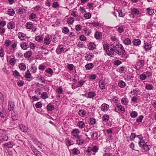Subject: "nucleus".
Returning <instances> with one entry per match:
<instances>
[{
    "mask_svg": "<svg viewBox=\"0 0 156 156\" xmlns=\"http://www.w3.org/2000/svg\"><path fill=\"white\" fill-rule=\"evenodd\" d=\"M103 47L108 55L112 57H114L115 52L114 45L112 44H104L103 45Z\"/></svg>",
    "mask_w": 156,
    "mask_h": 156,
    "instance_id": "1",
    "label": "nucleus"
},
{
    "mask_svg": "<svg viewBox=\"0 0 156 156\" xmlns=\"http://www.w3.org/2000/svg\"><path fill=\"white\" fill-rule=\"evenodd\" d=\"M115 52L121 57H123L126 54L124 47L120 44H117L115 46Z\"/></svg>",
    "mask_w": 156,
    "mask_h": 156,
    "instance_id": "2",
    "label": "nucleus"
},
{
    "mask_svg": "<svg viewBox=\"0 0 156 156\" xmlns=\"http://www.w3.org/2000/svg\"><path fill=\"white\" fill-rule=\"evenodd\" d=\"M7 132L5 130H2L0 132V141L1 142L7 141L8 137L6 135Z\"/></svg>",
    "mask_w": 156,
    "mask_h": 156,
    "instance_id": "3",
    "label": "nucleus"
},
{
    "mask_svg": "<svg viewBox=\"0 0 156 156\" xmlns=\"http://www.w3.org/2000/svg\"><path fill=\"white\" fill-rule=\"evenodd\" d=\"M66 49L65 48V46L63 45H59L58 46L56 51V53L59 54L66 52L67 51Z\"/></svg>",
    "mask_w": 156,
    "mask_h": 156,
    "instance_id": "4",
    "label": "nucleus"
},
{
    "mask_svg": "<svg viewBox=\"0 0 156 156\" xmlns=\"http://www.w3.org/2000/svg\"><path fill=\"white\" fill-rule=\"evenodd\" d=\"M145 62L142 60H139L136 65V69H141L144 65Z\"/></svg>",
    "mask_w": 156,
    "mask_h": 156,
    "instance_id": "5",
    "label": "nucleus"
},
{
    "mask_svg": "<svg viewBox=\"0 0 156 156\" xmlns=\"http://www.w3.org/2000/svg\"><path fill=\"white\" fill-rule=\"evenodd\" d=\"M6 111L3 107L0 108V116L2 118H4L6 116Z\"/></svg>",
    "mask_w": 156,
    "mask_h": 156,
    "instance_id": "6",
    "label": "nucleus"
},
{
    "mask_svg": "<svg viewBox=\"0 0 156 156\" xmlns=\"http://www.w3.org/2000/svg\"><path fill=\"white\" fill-rule=\"evenodd\" d=\"M105 84L104 81L102 79L99 82V86L100 89L102 90L105 89Z\"/></svg>",
    "mask_w": 156,
    "mask_h": 156,
    "instance_id": "7",
    "label": "nucleus"
},
{
    "mask_svg": "<svg viewBox=\"0 0 156 156\" xmlns=\"http://www.w3.org/2000/svg\"><path fill=\"white\" fill-rule=\"evenodd\" d=\"M98 147L96 146H93L91 148L90 147H88V155L91 151H92L95 153H96L98 152Z\"/></svg>",
    "mask_w": 156,
    "mask_h": 156,
    "instance_id": "8",
    "label": "nucleus"
},
{
    "mask_svg": "<svg viewBox=\"0 0 156 156\" xmlns=\"http://www.w3.org/2000/svg\"><path fill=\"white\" fill-rule=\"evenodd\" d=\"M13 145L14 144L12 141H9L8 142L5 143L3 145V146L4 147L11 148L12 147Z\"/></svg>",
    "mask_w": 156,
    "mask_h": 156,
    "instance_id": "9",
    "label": "nucleus"
},
{
    "mask_svg": "<svg viewBox=\"0 0 156 156\" xmlns=\"http://www.w3.org/2000/svg\"><path fill=\"white\" fill-rule=\"evenodd\" d=\"M19 127L20 129L22 131L26 132H28L29 129L28 127L25 126L23 125V124H20L19 125Z\"/></svg>",
    "mask_w": 156,
    "mask_h": 156,
    "instance_id": "10",
    "label": "nucleus"
},
{
    "mask_svg": "<svg viewBox=\"0 0 156 156\" xmlns=\"http://www.w3.org/2000/svg\"><path fill=\"white\" fill-rule=\"evenodd\" d=\"M109 108V106L105 103L103 104L101 107L102 111L106 112L108 110Z\"/></svg>",
    "mask_w": 156,
    "mask_h": 156,
    "instance_id": "11",
    "label": "nucleus"
},
{
    "mask_svg": "<svg viewBox=\"0 0 156 156\" xmlns=\"http://www.w3.org/2000/svg\"><path fill=\"white\" fill-rule=\"evenodd\" d=\"M80 131L78 129H73L72 132V134L74 136V138L78 137L79 136L77 134L80 133Z\"/></svg>",
    "mask_w": 156,
    "mask_h": 156,
    "instance_id": "12",
    "label": "nucleus"
},
{
    "mask_svg": "<svg viewBox=\"0 0 156 156\" xmlns=\"http://www.w3.org/2000/svg\"><path fill=\"white\" fill-rule=\"evenodd\" d=\"M14 108V103L11 101H9L8 105V110L10 111H12L13 110Z\"/></svg>",
    "mask_w": 156,
    "mask_h": 156,
    "instance_id": "13",
    "label": "nucleus"
},
{
    "mask_svg": "<svg viewBox=\"0 0 156 156\" xmlns=\"http://www.w3.org/2000/svg\"><path fill=\"white\" fill-rule=\"evenodd\" d=\"M102 34L101 33L96 31L94 34V36L96 39L98 40H100L102 38Z\"/></svg>",
    "mask_w": 156,
    "mask_h": 156,
    "instance_id": "14",
    "label": "nucleus"
},
{
    "mask_svg": "<svg viewBox=\"0 0 156 156\" xmlns=\"http://www.w3.org/2000/svg\"><path fill=\"white\" fill-rule=\"evenodd\" d=\"M131 14L133 15V17H134V15H138L139 13V11L136 8H133L131 10Z\"/></svg>",
    "mask_w": 156,
    "mask_h": 156,
    "instance_id": "15",
    "label": "nucleus"
},
{
    "mask_svg": "<svg viewBox=\"0 0 156 156\" xmlns=\"http://www.w3.org/2000/svg\"><path fill=\"white\" fill-rule=\"evenodd\" d=\"M20 47L22 49L27 50L29 47L28 44L26 42L22 43L20 44Z\"/></svg>",
    "mask_w": 156,
    "mask_h": 156,
    "instance_id": "16",
    "label": "nucleus"
},
{
    "mask_svg": "<svg viewBox=\"0 0 156 156\" xmlns=\"http://www.w3.org/2000/svg\"><path fill=\"white\" fill-rule=\"evenodd\" d=\"M76 142L77 144L80 145L83 143L84 142L83 140L80 136L78 137H76Z\"/></svg>",
    "mask_w": 156,
    "mask_h": 156,
    "instance_id": "17",
    "label": "nucleus"
},
{
    "mask_svg": "<svg viewBox=\"0 0 156 156\" xmlns=\"http://www.w3.org/2000/svg\"><path fill=\"white\" fill-rule=\"evenodd\" d=\"M96 45L94 43L90 42L88 45V48L91 50H93L96 48Z\"/></svg>",
    "mask_w": 156,
    "mask_h": 156,
    "instance_id": "18",
    "label": "nucleus"
},
{
    "mask_svg": "<svg viewBox=\"0 0 156 156\" xmlns=\"http://www.w3.org/2000/svg\"><path fill=\"white\" fill-rule=\"evenodd\" d=\"M121 102L122 104L124 105H127L129 103V101L126 98H122L121 100Z\"/></svg>",
    "mask_w": 156,
    "mask_h": 156,
    "instance_id": "19",
    "label": "nucleus"
},
{
    "mask_svg": "<svg viewBox=\"0 0 156 156\" xmlns=\"http://www.w3.org/2000/svg\"><path fill=\"white\" fill-rule=\"evenodd\" d=\"M116 107L117 108L118 110L119 111H120L123 113L125 112V109L123 106H122L121 105H117L116 106Z\"/></svg>",
    "mask_w": 156,
    "mask_h": 156,
    "instance_id": "20",
    "label": "nucleus"
},
{
    "mask_svg": "<svg viewBox=\"0 0 156 156\" xmlns=\"http://www.w3.org/2000/svg\"><path fill=\"white\" fill-rule=\"evenodd\" d=\"M144 48L146 51H147L151 48V45L148 43H144Z\"/></svg>",
    "mask_w": 156,
    "mask_h": 156,
    "instance_id": "21",
    "label": "nucleus"
},
{
    "mask_svg": "<svg viewBox=\"0 0 156 156\" xmlns=\"http://www.w3.org/2000/svg\"><path fill=\"white\" fill-rule=\"evenodd\" d=\"M133 43L134 45L136 46L138 45L141 44V41L139 39H134L133 41Z\"/></svg>",
    "mask_w": 156,
    "mask_h": 156,
    "instance_id": "22",
    "label": "nucleus"
},
{
    "mask_svg": "<svg viewBox=\"0 0 156 156\" xmlns=\"http://www.w3.org/2000/svg\"><path fill=\"white\" fill-rule=\"evenodd\" d=\"M90 134L91 135V138L93 140H96L98 138V133L97 132L94 133H90Z\"/></svg>",
    "mask_w": 156,
    "mask_h": 156,
    "instance_id": "23",
    "label": "nucleus"
},
{
    "mask_svg": "<svg viewBox=\"0 0 156 156\" xmlns=\"http://www.w3.org/2000/svg\"><path fill=\"white\" fill-rule=\"evenodd\" d=\"M123 43L126 45H130L131 44V41L129 38H126L123 41Z\"/></svg>",
    "mask_w": 156,
    "mask_h": 156,
    "instance_id": "24",
    "label": "nucleus"
},
{
    "mask_svg": "<svg viewBox=\"0 0 156 156\" xmlns=\"http://www.w3.org/2000/svg\"><path fill=\"white\" fill-rule=\"evenodd\" d=\"M32 55V51H27L24 54V56L26 58H28L30 57Z\"/></svg>",
    "mask_w": 156,
    "mask_h": 156,
    "instance_id": "25",
    "label": "nucleus"
},
{
    "mask_svg": "<svg viewBox=\"0 0 156 156\" xmlns=\"http://www.w3.org/2000/svg\"><path fill=\"white\" fill-rule=\"evenodd\" d=\"M26 27L27 29H32L33 27V23L31 22H27L26 25Z\"/></svg>",
    "mask_w": 156,
    "mask_h": 156,
    "instance_id": "26",
    "label": "nucleus"
},
{
    "mask_svg": "<svg viewBox=\"0 0 156 156\" xmlns=\"http://www.w3.org/2000/svg\"><path fill=\"white\" fill-rule=\"evenodd\" d=\"M15 24L14 23L12 22H11L9 23L7 25L8 28L12 29L15 27Z\"/></svg>",
    "mask_w": 156,
    "mask_h": 156,
    "instance_id": "27",
    "label": "nucleus"
},
{
    "mask_svg": "<svg viewBox=\"0 0 156 156\" xmlns=\"http://www.w3.org/2000/svg\"><path fill=\"white\" fill-rule=\"evenodd\" d=\"M19 38L21 40H24L25 38V35L21 32H19L18 34Z\"/></svg>",
    "mask_w": 156,
    "mask_h": 156,
    "instance_id": "28",
    "label": "nucleus"
},
{
    "mask_svg": "<svg viewBox=\"0 0 156 156\" xmlns=\"http://www.w3.org/2000/svg\"><path fill=\"white\" fill-rule=\"evenodd\" d=\"M19 67L20 69L21 70H25L26 68L25 64L23 63H21L19 64Z\"/></svg>",
    "mask_w": 156,
    "mask_h": 156,
    "instance_id": "29",
    "label": "nucleus"
},
{
    "mask_svg": "<svg viewBox=\"0 0 156 156\" xmlns=\"http://www.w3.org/2000/svg\"><path fill=\"white\" fill-rule=\"evenodd\" d=\"M119 86L121 88H123L126 86L125 83L123 80H120L118 83Z\"/></svg>",
    "mask_w": 156,
    "mask_h": 156,
    "instance_id": "30",
    "label": "nucleus"
},
{
    "mask_svg": "<svg viewBox=\"0 0 156 156\" xmlns=\"http://www.w3.org/2000/svg\"><path fill=\"white\" fill-rule=\"evenodd\" d=\"M37 70V67L34 64L32 65L30 71L33 73H36Z\"/></svg>",
    "mask_w": 156,
    "mask_h": 156,
    "instance_id": "31",
    "label": "nucleus"
},
{
    "mask_svg": "<svg viewBox=\"0 0 156 156\" xmlns=\"http://www.w3.org/2000/svg\"><path fill=\"white\" fill-rule=\"evenodd\" d=\"M147 142L146 143V144L142 147V148L144 150V151H147L150 149L151 148L150 146L148 145L147 144Z\"/></svg>",
    "mask_w": 156,
    "mask_h": 156,
    "instance_id": "32",
    "label": "nucleus"
},
{
    "mask_svg": "<svg viewBox=\"0 0 156 156\" xmlns=\"http://www.w3.org/2000/svg\"><path fill=\"white\" fill-rule=\"evenodd\" d=\"M109 116L107 114L104 115L102 117L103 121L105 122H108L109 119Z\"/></svg>",
    "mask_w": 156,
    "mask_h": 156,
    "instance_id": "33",
    "label": "nucleus"
},
{
    "mask_svg": "<svg viewBox=\"0 0 156 156\" xmlns=\"http://www.w3.org/2000/svg\"><path fill=\"white\" fill-rule=\"evenodd\" d=\"M16 61V60L14 58H11L9 61V63L11 66H14Z\"/></svg>",
    "mask_w": 156,
    "mask_h": 156,
    "instance_id": "34",
    "label": "nucleus"
},
{
    "mask_svg": "<svg viewBox=\"0 0 156 156\" xmlns=\"http://www.w3.org/2000/svg\"><path fill=\"white\" fill-rule=\"evenodd\" d=\"M140 91V90H137L136 88L135 89H133V91H131V93L133 92V95L137 96L140 95V94L138 92H139Z\"/></svg>",
    "mask_w": 156,
    "mask_h": 156,
    "instance_id": "35",
    "label": "nucleus"
},
{
    "mask_svg": "<svg viewBox=\"0 0 156 156\" xmlns=\"http://www.w3.org/2000/svg\"><path fill=\"white\" fill-rule=\"evenodd\" d=\"M51 40L49 37L45 38L44 41V43L46 45H48L49 44Z\"/></svg>",
    "mask_w": 156,
    "mask_h": 156,
    "instance_id": "36",
    "label": "nucleus"
},
{
    "mask_svg": "<svg viewBox=\"0 0 156 156\" xmlns=\"http://www.w3.org/2000/svg\"><path fill=\"white\" fill-rule=\"evenodd\" d=\"M88 26H90L91 27H96L97 26H99V24L98 23H96L94 22L92 23H89L88 22Z\"/></svg>",
    "mask_w": 156,
    "mask_h": 156,
    "instance_id": "37",
    "label": "nucleus"
},
{
    "mask_svg": "<svg viewBox=\"0 0 156 156\" xmlns=\"http://www.w3.org/2000/svg\"><path fill=\"white\" fill-rule=\"evenodd\" d=\"M153 86L151 84H147L145 86V88L148 90H153Z\"/></svg>",
    "mask_w": 156,
    "mask_h": 156,
    "instance_id": "38",
    "label": "nucleus"
},
{
    "mask_svg": "<svg viewBox=\"0 0 156 156\" xmlns=\"http://www.w3.org/2000/svg\"><path fill=\"white\" fill-rule=\"evenodd\" d=\"M96 95V94L94 92H88V98H92L95 97Z\"/></svg>",
    "mask_w": 156,
    "mask_h": 156,
    "instance_id": "39",
    "label": "nucleus"
},
{
    "mask_svg": "<svg viewBox=\"0 0 156 156\" xmlns=\"http://www.w3.org/2000/svg\"><path fill=\"white\" fill-rule=\"evenodd\" d=\"M8 13L9 15L12 16L14 15L15 11L12 9H9L8 10Z\"/></svg>",
    "mask_w": 156,
    "mask_h": 156,
    "instance_id": "40",
    "label": "nucleus"
},
{
    "mask_svg": "<svg viewBox=\"0 0 156 156\" xmlns=\"http://www.w3.org/2000/svg\"><path fill=\"white\" fill-rule=\"evenodd\" d=\"M41 98L44 99H45L48 98V95L46 92H44L41 94Z\"/></svg>",
    "mask_w": 156,
    "mask_h": 156,
    "instance_id": "41",
    "label": "nucleus"
},
{
    "mask_svg": "<svg viewBox=\"0 0 156 156\" xmlns=\"http://www.w3.org/2000/svg\"><path fill=\"white\" fill-rule=\"evenodd\" d=\"M47 108L48 110L52 111L54 109V107L53 105L51 104H49L47 106Z\"/></svg>",
    "mask_w": 156,
    "mask_h": 156,
    "instance_id": "42",
    "label": "nucleus"
},
{
    "mask_svg": "<svg viewBox=\"0 0 156 156\" xmlns=\"http://www.w3.org/2000/svg\"><path fill=\"white\" fill-rule=\"evenodd\" d=\"M147 77V76L144 73H142L140 75L139 78L140 80H144Z\"/></svg>",
    "mask_w": 156,
    "mask_h": 156,
    "instance_id": "43",
    "label": "nucleus"
},
{
    "mask_svg": "<svg viewBox=\"0 0 156 156\" xmlns=\"http://www.w3.org/2000/svg\"><path fill=\"white\" fill-rule=\"evenodd\" d=\"M146 144L145 141L143 140H141L139 143V146L141 147H143Z\"/></svg>",
    "mask_w": 156,
    "mask_h": 156,
    "instance_id": "44",
    "label": "nucleus"
},
{
    "mask_svg": "<svg viewBox=\"0 0 156 156\" xmlns=\"http://www.w3.org/2000/svg\"><path fill=\"white\" fill-rule=\"evenodd\" d=\"M35 40L38 42H41L43 40V37L40 36H37L35 37Z\"/></svg>",
    "mask_w": 156,
    "mask_h": 156,
    "instance_id": "45",
    "label": "nucleus"
},
{
    "mask_svg": "<svg viewBox=\"0 0 156 156\" xmlns=\"http://www.w3.org/2000/svg\"><path fill=\"white\" fill-rule=\"evenodd\" d=\"M73 144V143L72 141L69 140H66V144L68 147L72 145Z\"/></svg>",
    "mask_w": 156,
    "mask_h": 156,
    "instance_id": "46",
    "label": "nucleus"
},
{
    "mask_svg": "<svg viewBox=\"0 0 156 156\" xmlns=\"http://www.w3.org/2000/svg\"><path fill=\"white\" fill-rule=\"evenodd\" d=\"M74 20L73 17L69 18L67 21V23L69 24H72L74 22Z\"/></svg>",
    "mask_w": 156,
    "mask_h": 156,
    "instance_id": "47",
    "label": "nucleus"
},
{
    "mask_svg": "<svg viewBox=\"0 0 156 156\" xmlns=\"http://www.w3.org/2000/svg\"><path fill=\"white\" fill-rule=\"evenodd\" d=\"M11 43V41L9 40H7L5 41L4 44V45L8 47L9 46Z\"/></svg>",
    "mask_w": 156,
    "mask_h": 156,
    "instance_id": "48",
    "label": "nucleus"
},
{
    "mask_svg": "<svg viewBox=\"0 0 156 156\" xmlns=\"http://www.w3.org/2000/svg\"><path fill=\"white\" fill-rule=\"evenodd\" d=\"M67 68L70 70L72 71L73 70L74 66L73 64H68L67 66Z\"/></svg>",
    "mask_w": 156,
    "mask_h": 156,
    "instance_id": "49",
    "label": "nucleus"
},
{
    "mask_svg": "<svg viewBox=\"0 0 156 156\" xmlns=\"http://www.w3.org/2000/svg\"><path fill=\"white\" fill-rule=\"evenodd\" d=\"M130 116L132 118H135L137 116V113L135 111H133L130 114Z\"/></svg>",
    "mask_w": 156,
    "mask_h": 156,
    "instance_id": "50",
    "label": "nucleus"
},
{
    "mask_svg": "<svg viewBox=\"0 0 156 156\" xmlns=\"http://www.w3.org/2000/svg\"><path fill=\"white\" fill-rule=\"evenodd\" d=\"M147 10L148 14L150 15H152L154 13V11L153 9H151L149 8H147Z\"/></svg>",
    "mask_w": 156,
    "mask_h": 156,
    "instance_id": "51",
    "label": "nucleus"
},
{
    "mask_svg": "<svg viewBox=\"0 0 156 156\" xmlns=\"http://www.w3.org/2000/svg\"><path fill=\"white\" fill-rule=\"evenodd\" d=\"M62 32L65 34H67L69 32V30L67 27H64L62 29Z\"/></svg>",
    "mask_w": 156,
    "mask_h": 156,
    "instance_id": "52",
    "label": "nucleus"
},
{
    "mask_svg": "<svg viewBox=\"0 0 156 156\" xmlns=\"http://www.w3.org/2000/svg\"><path fill=\"white\" fill-rule=\"evenodd\" d=\"M143 118L144 116L143 115L139 116L136 119V122H141L142 121Z\"/></svg>",
    "mask_w": 156,
    "mask_h": 156,
    "instance_id": "53",
    "label": "nucleus"
},
{
    "mask_svg": "<svg viewBox=\"0 0 156 156\" xmlns=\"http://www.w3.org/2000/svg\"><path fill=\"white\" fill-rule=\"evenodd\" d=\"M45 72L48 74L52 75L53 74V72L52 70L50 68L47 69L45 70Z\"/></svg>",
    "mask_w": 156,
    "mask_h": 156,
    "instance_id": "54",
    "label": "nucleus"
},
{
    "mask_svg": "<svg viewBox=\"0 0 156 156\" xmlns=\"http://www.w3.org/2000/svg\"><path fill=\"white\" fill-rule=\"evenodd\" d=\"M78 113L80 116H83L85 115L86 112L83 110H80L79 111Z\"/></svg>",
    "mask_w": 156,
    "mask_h": 156,
    "instance_id": "55",
    "label": "nucleus"
},
{
    "mask_svg": "<svg viewBox=\"0 0 156 156\" xmlns=\"http://www.w3.org/2000/svg\"><path fill=\"white\" fill-rule=\"evenodd\" d=\"M46 68L45 66L43 64H41L39 65L38 69H39L41 71H43Z\"/></svg>",
    "mask_w": 156,
    "mask_h": 156,
    "instance_id": "56",
    "label": "nucleus"
},
{
    "mask_svg": "<svg viewBox=\"0 0 156 156\" xmlns=\"http://www.w3.org/2000/svg\"><path fill=\"white\" fill-rule=\"evenodd\" d=\"M17 45V43L16 42H14L11 45L12 48L14 50H15L16 48Z\"/></svg>",
    "mask_w": 156,
    "mask_h": 156,
    "instance_id": "57",
    "label": "nucleus"
},
{
    "mask_svg": "<svg viewBox=\"0 0 156 156\" xmlns=\"http://www.w3.org/2000/svg\"><path fill=\"white\" fill-rule=\"evenodd\" d=\"M5 55V52L3 48H1L0 49V57H3Z\"/></svg>",
    "mask_w": 156,
    "mask_h": 156,
    "instance_id": "58",
    "label": "nucleus"
},
{
    "mask_svg": "<svg viewBox=\"0 0 156 156\" xmlns=\"http://www.w3.org/2000/svg\"><path fill=\"white\" fill-rule=\"evenodd\" d=\"M75 29L76 31H79L82 29V26L80 25H77L76 26Z\"/></svg>",
    "mask_w": 156,
    "mask_h": 156,
    "instance_id": "59",
    "label": "nucleus"
},
{
    "mask_svg": "<svg viewBox=\"0 0 156 156\" xmlns=\"http://www.w3.org/2000/svg\"><path fill=\"white\" fill-rule=\"evenodd\" d=\"M78 125L79 127L82 128L83 127L84 124L83 122L80 121L78 122Z\"/></svg>",
    "mask_w": 156,
    "mask_h": 156,
    "instance_id": "60",
    "label": "nucleus"
},
{
    "mask_svg": "<svg viewBox=\"0 0 156 156\" xmlns=\"http://www.w3.org/2000/svg\"><path fill=\"white\" fill-rule=\"evenodd\" d=\"M122 63V62L119 60H115L113 62V63L116 66L119 65Z\"/></svg>",
    "mask_w": 156,
    "mask_h": 156,
    "instance_id": "61",
    "label": "nucleus"
},
{
    "mask_svg": "<svg viewBox=\"0 0 156 156\" xmlns=\"http://www.w3.org/2000/svg\"><path fill=\"white\" fill-rule=\"evenodd\" d=\"M16 113L14 112H13L11 114V117L13 120H15L16 119Z\"/></svg>",
    "mask_w": 156,
    "mask_h": 156,
    "instance_id": "62",
    "label": "nucleus"
},
{
    "mask_svg": "<svg viewBox=\"0 0 156 156\" xmlns=\"http://www.w3.org/2000/svg\"><path fill=\"white\" fill-rule=\"evenodd\" d=\"M24 84V83L23 81L21 80H19L17 82V85L20 87L23 86Z\"/></svg>",
    "mask_w": 156,
    "mask_h": 156,
    "instance_id": "63",
    "label": "nucleus"
},
{
    "mask_svg": "<svg viewBox=\"0 0 156 156\" xmlns=\"http://www.w3.org/2000/svg\"><path fill=\"white\" fill-rule=\"evenodd\" d=\"M34 155L36 156H42L41 152L37 151H33Z\"/></svg>",
    "mask_w": 156,
    "mask_h": 156,
    "instance_id": "64",
    "label": "nucleus"
}]
</instances>
